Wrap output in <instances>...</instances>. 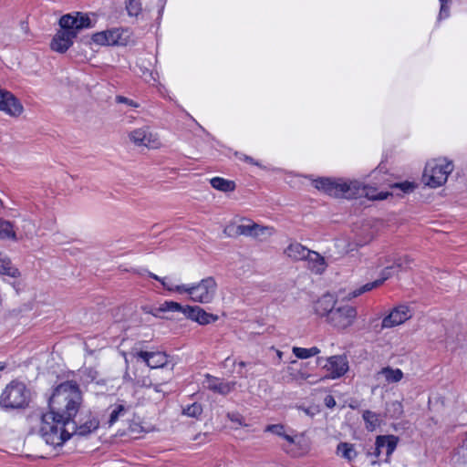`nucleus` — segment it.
Returning <instances> with one entry per match:
<instances>
[{
	"mask_svg": "<svg viewBox=\"0 0 467 467\" xmlns=\"http://www.w3.org/2000/svg\"><path fill=\"white\" fill-rule=\"evenodd\" d=\"M82 402L77 382L59 384L48 400L49 411L36 410L27 417L30 433L36 434L49 446H62L71 437L69 426Z\"/></svg>",
	"mask_w": 467,
	"mask_h": 467,
	"instance_id": "obj_1",
	"label": "nucleus"
},
{
	"mask_svg": "<svg viewBox=\"0 0 467 467\" xmlns=\"http://www.w3.org/2000/svg\"><path fill=\"white\" fill-rule=\"evenodd\" d=\"M315 188L337 198H361L369 200H385L387 192H378L375 187L363 184L358 181H345L343 179L319 178L313 182Z\"/></svg>",
	"mask_w": 467,
	"mask_h": 467,
	"instance_id": "obj_2",
	"label": "nucleus"
},
{
	"mask_svg": "<svg viewBox=\"0 0 467 467\" xmlns=\"http://www.w3.org/2000/svg\"><path fill=\"white\" fill-rule=\"evenodd\" d=\"M59 26L61 29L57 32L50 44L51 49L58 53H65L73 45V40L80 30L93 26L89 16L78 12L62 16Z\"/></svg>",
	"mask_w": 467,
	"mask_h": 467,
	"instance_id": "obj_3",
	"label": "nucleus"
},
{
	"mask_svg": "<svg viewBox=\"0 0 467 467\" xmlns=\"http://www.w3.org/2000/svg\"><path fill=\"white\" fill-rule=\"evenodd\" d=\"M150 277L159 281L162 286L170 292L187 294L190 299L200 304H210L215 297L217 283L212 276L205 277L200 282L192 285H172L166 281V277H160L157 275L147 271Z\"/></svg>",
	"mask_w": 467,
	"mask_h": 467,
	"instance_id": "obj_4",
	"label": "nucleus"
},
{
	"mask_svg": "<svg viewBox=\"0 0 467 467\" xmlns=\"http://www.w3.org/2000/svg\"><path fill=\"white\" fill-rule=\"evenodd\" d=\"M453 164L446 159H435L428 161L422 174V182L431 188L443 185L453 171Z\"/></svg>",
	"mask_w": 467,
	"mask_h": 467,
	"instance_id": "obj_5",
	"label": "nucleus"
},
{
	"mask_svg": "<svg viewBox=\"0 0 467 467\" xmlns=\"http://www.w3.org/2000/svg\"><path fill=\"white\" fill-rule=\"evenodd\" d=\"M30 392L26 386L17 380L6 385L0 396V406L4 409H21L28 404Z\"/></svg>",
	"mask_w": 467,
	"mask_h": 467,
	"instance_id": "obj_6",
	"label": "nucleus"
},
{
	"mask_svg": "<svg viewBox=\"0 0 467 467\" xmlns=\"http://www.w3.org/2000/svg\"><path fill=\"white\" fill-rule=\"evenodd\" d=\"M412 311L408 306L400 305L395 306L389 315L385 316L381 322H378V319H374L371 323H376L373 326V329L377 333H381L384 329L392 328L402 325L407 320L411 318Z\"/></svg>",
	"mask_w": 467,
	"mask_h": 467,
	"instance_id": "obj_7",
	"label": "nucleus"
},
{
	"mask_svg": "<svg viewBox=\"0 0 467 467\" xmlns=\"http://www.w3.org/2000/svg\"><path fill=\"white\" fill-rule=\"evenodd\" d=\"M92 41L99 46H125L128 43V30L112 28L95 33Z\"/></svg>",
	"mask_w": 467,
	"mask_h": 467,
	"instance_id": "obj_8",
	"label": "nucleus"
},
{
	"mask_svg": "<svg viewBox=\"0 0 467 467\" xmlns=\"http://www.w3.org/2000/svg\"><path fill=\"white\" fill-rule=\"evenodd\" d=\"M357 317L356 307L346 305L335 308L330 314L328 322L337 329H346L352 326Z\"/></svg>",
	"mask_w": 467,
	"mask_h": 467,
	"instance_id": "obj_9",
	"label": "nucleus"
},
{
	"mask_svg": "<svg viewBox=\"0 0 467 467\" xmlns=\"http://www.w3.org/2000/svg\"><path fill=\"white\" fill-rule=\"evenodd\" d=\"M130 140L136 146L148 148H159L161 145L157 134L151 132L149 127H141L129 132Z\"/></svg>",
	"mask_w": 467,
	"mask_h": 467,
	"instance_id": "obj_10",
	"label": "nucleus"
},
{
	"mask_svg": "<svg viewBox=\"0 0 467 467\" xmlns=\"http://www.w3.org/2000/svg\"><path fill=\"white\" fill-rule=\"evenodd\" d=\"M323 368L328 372V379H337L344 376L348 370V361L346 356L335 355L327 358Z\"/></svg>",
	"mask_w": 467,
	"mask_h": 467,
	"instance_id": "obj_11",
	"label": "nucleus"
},
{
	"mask_svg": "<svg viewBox=\"0 0 467 467\" xmlns=\"http://www.w3.org/2000/svg\"><path fill=\"white\" fill-rule=\"evenodd\" d=\"M23 110V105L13 93L0 89V111L12 117H17L22 114Z\"/></svg>",
	"mask_w": 467,
	"mask_h": 467,
	"instance_id": "obj_12",
	"label": "nucleus"
},
{
	"mask_svg": "<svg viewBox=\"0 0 467 467\" xmlns=\"http://www.w3.org/2000/svg\"><path fill=\"white\" fill-rule=\"evenodd\" d=\"M202 384L207 389L214 393L226 396L234 390L237 383L236 381H228L223 379H219L210 374H206Z\"/></svg>",
	"mask_w": 467,
	"mask_h": 467,
	"instance_id": "obj_13",
	"label": "nucleus"
},
{
	"mask_svg": "<svg viewBox=\"0 0 467 467\" xmlns=\"http://www.w3.org/2000/svg\"><path fill=\"white\" fill-rule=\"evenodd\" d=\"M394 269H396V268L392 263L390 265H387L382 270V272L380 274L381 277L379 279L375 280L374 282L367 283V284L363 285L362 286H360L359 288L353 290L352 292L349 293L348 298L350 299V298L358 297V296L362 295L363 293L368 292V291L372 290L373 288L379 286L380 285L383 284V282L385 280L389 279V277H391L393 275Z\"/></svg>",
	"mask_w": 467,
	"mask_h": 467,
	"instance_id": "obj_14",
	"label": "nucleus"
},
{
	"mask_svg": "<svg viewBox=\"0 0 467 467\" xmlns=\"http://www.w3.org/2000/svg\"><path fill=\"white\" fill-rule=\"evenodd\" d=\"M136 358H140L150 368H163L168 364V356L164 352L156 351H138L134 355Z\"/></svg>",
	"mask_w": 467,
	"mask_h": 467,
	"instance_id": "obj_15",
	"label": "nucleus"
},
{
	"mask_svg": "<svg viewBox=\"0 0 467 467\" xmlns=\"http://www.w3.org/2000/svg\"><path fill=\"white\" fill-rule=\"evenodd\" d=\"M373 237V234L368 233L364 239L357 237L355 242H350L348 238H337L335 240L334 244L337 253L348 254V252L354 251L357 247L363 246L369 243Z\"/></svg>",
	"mask_w": 467,
	"mask_h": 467,
	"instance_id": "obj_16",
	"label": "nucleus"
},
{
	"mask_svg": "<svg viewBox=\"0 0 467 467\" xmlns=\"http://www.w3.org/2000/svg\"><path fill=\"white\" fill-rule=\"evenodd\" d=\"M99 426V421L96 417L89 416L88 419L77 426L75 422L73 421V419L71 420V424L69 427H71L70 432L75 433L79 436H87L96 431Z\"/></svg>",
	"mask_w": 467,
	"mask_h": 467,
	"instance_id": "obj_17",
	"label": "nucleus"
},
{
	"mask_svg": "<svg viewBox=\"0 0 467 467\" xmlns=\"http://www.w3.org/2000/svg\"><path fill=\"white\" fill-rule=\"evenodd\" d=\"M335 299L331 295H324L315 304V312L321 317L327 316L330 319V314L335 310Z\"/></svg>",
	"mask_w": 467,
	"mask_h": 467,
	"instance_id": "obj_18",
	"label": "nucleus"
},
{
	"mask_svg": "<svg viewBox=\"0 0 467 467\" xmlns=\"http://www.w3.org/2000/svg\"><path fill=\"white\" fill-rule=\"evenodd\" d=\"M311 250H308L301 244L295 242L290 244L285 249V254L294 261L306 260Z\"/></svg>",
	"mask_w": 467,
	"mask_h": 467,
	"instance_id": "obj_19",
	"label": "nucleus"
},
{
	"mask_svg": "<svg viewBox=\"0 0 467 467\" xmlns=\"http://www.w3.org/2000/svg\"><path fill=\"white\" fill-rule=\"evenodd\" d=\"M398 439L393 435L378 436L376 440V449L379 453L385 450L386 454L389 456L397 447Z\"/></svg>",
	"mask_w": 467,
	"mask_h": 467,
	"instance_id": "obj_20",
	"label": "nucleus"
},
{
	"mask_svg": "<svg viewBox=\"0 0 467 467\" xmlns=\"http://www.w3.org/2000/svg\"><path fill=\"white\" fill-rule=\"evenodd\" d=\"M306 261H307V267L317 275L322 274L327 267L325 258L314 251H310Z\"/></svg>",
	"mask_w": 467,
	"mask_h": 467,
	"instance_id": "obj_21",
	"label": "nucleus"
},
{
	"mask_svg": "<svg viewBox=\"0 0 467 467\" xmlns=\"http://www.w3.org/2000/svg\"><path fill=\"white\" fill-rule=\"evenodd\" d=\"M378 377H384L386 382L396 383L402 379L403 372L400 368H392L391 367H385L381 368L378 373Z\"/></svg>",
	"mask_w": 467,
	"mask_h": 467,
	"instance_id": "obj_22",
	"label": "nucleus"
},
{
	"mask_svg": "<svg viewBox=\"0 0 467 467\" xmlns=\"http://www.w3.org/2000/svg\"><path fill=\"white\" fill-rule=\"evenodd\" d=\"M337 454L349 462L358 456L354 444L348 442H339L337 447Z\"/></svg>",
	"mask_w": 467,
	"mask_h": 467,
	"instance_id": "obj_23",
	"label": "nucleus"
},
{
	"mask_svg": "<svg viewBox=\"0 0 467 467\" xmlns=\"http://www.w3.org/2000/svg\"><path fill=\"white\" fill-rule=\"evenodd\" d=\"M392 263L396 269H399L400 271H405L409 268H410V265L412 263V259L408 256H400L398 258H390V257H384V262H380V265H383L384 264Z\"/></svg>",
	"mask_w": 467,
	"mask_h": 467,
	"instance_id": "obj_24",
	"label": "nucleus"
},
{
	"mask_svg": "<svg viewBox=\"0 0 467 467\" xmlns=\"http://www.w3.org/2000/svg\"><path fill=\"white\" fill-rule=\"evenodd\" d=\"M362 417L366 424V429L369 431H375L380 425L381 420L379 415L371 410H365Z\"/></svg>",
	"mask_w": 467,
	"mask_h": 467,
	"instance_id": "obj_25",
	"label": "nucleus"
},
{
	"mask_svg": "<svg viewBox=\"0 0 467 467\" xmlns=\"http://www.w3.org/2000/svg\"><path fill=\"white\" fill-rule=\"evenodd\" d=\"M210 182L214 189L224 192H232L235 188V184L234 182L225 180L221 177H213V179H211Z\"/></svg>",
	"mask_w": 467,
	"mask_h": 467,
	"instance_id": "obj_26",
	"label": "nucleus"
},
{
	"mask_svg": "<svg viewBox=\"0 0 467 467\" xmlns=\"http://www.w3.org/2000/svg\"><path fill=\"white\" fill-rule=\"evenodd\" d=\"M0 238L16 240V234L12 223L0 219Z\"/></svg>",
	"mask_w": 467,
	"mask_h": 467,
	"instance_id": "obj_27",
	"label": "nucleus"
},
{
	"mask_svg": "<svg viewBox=\"0 0 467 467\" xmlns=\"http://www.w3.org/2000/svg\"><path fill=\"white\" fill-rule=\"evenodd\" d=\"M0 274L12 277H16L20 275L18 269L12 265L9 259L0 260Z\"/></svg>",
	"mask_w": 467,
	"mask_h": 467,
	"instance_id": "obj_28",
	"label": "nucleus"
},
{
	"mask_svg": "<svg viewBox=\"0 0 467 467\" xmlns=\"http://www.w3.org/2000/svg\"><path fill=\"white\" fill-rule=\"evenodd\" d=\"M199 316L196 318V322L200 325H208L218 320V317L213 314L207 313L204 309L199 306Z\"/></svg>",
	"mask_w": 467,
	"mask_h": 467,
	"instance_id": "obj_29",
	"label": "nucleus"
},
{
	"mask_svg": "<svg viewBox=\"0 0 467 467\" xmlns=\"http://www.w3.org/2000/svg\"><path fill=\"white\" fill-rule=\"evenodd\" d=\"M127 411V408L122 405V404H118V405H115L112 410H111V412L109 414V425L111 426L113 425L119 419L120 416H123L125 414V412Z\"/></svg>",
	"mask_w": 467,
	"mask_h": 467,
	"instance_id": "obj_30",
	"label": "nucleus"
},
{
	"mask_svg": "<svg viewBox=\"0 0 467 467\" xmlns=\"http://www.w3.org/2000/svg\"><path fill=\"white\" fill-rule=\"evenodd\" d=\"M387 411L393 419H399L403 413V406L400 401L395 400L388 404Z\"/></svg>",
	"mask_w": 467,
	"mask_h": 467,
	"instance_id": "obj_31",
	"label": "nucleus"
},
{
	"mask_svg": "<svg viewBox=\"0 0 467 467\" xmlns=\"http://www.w3.org/2000/svg\"><path fill=\"white\" fill-rule=\"evenodd\" d=\"M256 229H259V224L255 223H242L237 226L236 233L241 235L252 236Z\"/></svg>",
	"mask_w": 467,
	"mask_h": 467,
	"instance_id": "obj_32",
	"label": "nucleus"
},
{
	"mask_svg": "<svg viewBox=\"0 0 467 467\" xmlns=\"http://www.w3.org/2000/svg\"><path fill=\"white\" fill-rule=\"evenodd\" d=\"M126 9L130 16H138L141 10V3L140 0H126Z\"/></svg>",
	"mask_w": 467,
	"mask_h": 467,
	"instance_id": "obj_33",
	"label": "nucleus"
},
{
	"mask_svg": "<svg viewBox=\"0 0 467 467\" xmlns=\"http://www.w3.org/2000/svg\"><path fill=\"white\" fill-rule=\"evenodd\" d=\"M202 412V407L200 403L194 402L186 406L182 410V413L188 417L197 418Z\"/></svg>",
	"mask_w": 467,
	"mask_h": 467,
	"instance_id": "obj_34",
	"label": "nucleus"
},
{
	"mask_svg": "<svg viewBox=\"0 0 467 467\" xmlns=\"http://www.w3.org/2000/svg\"><path fill=\"white\" fill-rule=\"evenodd\" d=\"M184 308H186V306L173 301H165L161 306V311L181 312L182 314L184 313Z\"/></svg>",
	"mask_w": 467,
	"mask_h": 467,
	"instance_id": "obj_35",
	"label": "nucleus"
},
{
	"mask_svg": "<svg viewBox=\"0 0 467 467\" xmlns=\"http://www.w3.org/2000/svg\"><path fill=\"white\" fill-rule=\"evenodd\" d=\"M274 234V229L268 226H262L259 224V229L254 230L251 237L260 238L271 236Z\"/></svg>",
	"mask_w": 467,
	"mask_h": 467,
	"instance_id": "obj_36",
	"label": "nucleus"
},
{
	"mask_svg": "<svg viewBox=\"0 0 467 467\" xmlns=\"http://www.w3.org/2000/svg\"><path fill=\"white\" fill-rule=\"evenodd\" d=\"M416 186H417L416 183L406 181V182H402L400 183H395L391 187L398 188V189L401 190L403 192L409 193V192H413L414 189L416 188Z\"/></svg>",
	"mask_w": 467,
	"mask_h": 467,
	"instance_id": "obj_37",
	"label": "nucleus"
},
{
	"mask_svg": "<svg viewBox=\"0 0 467 467\" xmlns=\"http://www.w3.org/2000/svg\"><path fill=\"white\" fill-rule=\"evenodd\" d=\"M292 352L297 358H300V359H306V358L312 357L309 348L294 347L292 349Z\"/></svg>",
	"mask_w": 467,
	"mask_h": 467,
	"instance_id": "obj_38",
	"label": "nucleus"
},
{
	"mask_svg": "<svg viewBox=\"0 0 467 467\" xmlns=\"http://www.w3.org/2000/svg\"><path fill=\"white\" fill-rule=\"evenodd\" d=\"M198 310H199V306H186V308H184L183 315L187 318L196 322V318L199 316Z\"/></svg>",
	"mask_w": 467,
	"mask_h": 467,
	"instance_id": "obj_39",
	"label": "nucleus"
},
{
	"mask_svg": "<svg viewBox=\"0 0 467 467\" xmlns=\"http://www.w3.org/2000/svg\"><path fill=\"white\" fill-rule=\"evenodd\" d=\"M439 1L441 3V8H440L439 16H438V20H441V19L449 17V16H450V8H449L448 3L451 0H439Z\"/></svg>",
	"mask_w": 467,
	"mask_h": 467,
	"instance_id": "obj_40",
	"label": "nucleus"
},
{
	"mask_svg": "<svg viewBox=\"0 0 467 467\" xmlns=\"http://www.w3.org/2000/svg\"><path fill=\"white\" fill-rule=\"evenodd\" d=\"M136 384L144 387V388H151L153 385V379L150 376H145V377H135Z\"/></svg>",
	"mask_w": 467,
	"mask_h": 467,
	"instance_id": "obj_41",
	"label": "nucleus"
},
{
	"mask_svg": "<svg viewBox=\"0 0 467 467\" xmlns=\"http://www.w3.org/2000/svg\"><path fill=\"white\" fill-rule=\"evenodd\" d=\"M266 431L274 433L278 436H283L285 433V428L281 424L268 425L265 429Z\"/></svg>",
	"mask_w": 467,
	"mask_h": 467,
	"instance_id": "obj_42",
	"label": "nucleus"
},
{
	"mask_svg": "<svg viewBox=\"0 0 467 467\" xmlns=\"http://www.w3.org/2000/svg\"><path fill=\"white\" fill-rule=\"evenodd\" d=\"M116 100H117V102L125 103L131 107H135V108L138 107V104L136 102H134L133 100H131L128 98L122 97V96H118L116 98Z\"/></svg>",
	"mask_w": 467,
	"mask_h": 467,
	"instance_id": "obj_43",
	"label": "nucleus"
},
{
	"mask_svg": "<svg viewBox=\"0 0 467 467\" xmlns=\"http://www.w3.org/2000/svg\"><path fill=\"white\" fill-rule=\"evenodd\" d=\"M25 229H27L26 234H32L34 232L35 225L31 221L25 220L24 221V226Z\"/></svg>",
	"mask_w": 467,
	"mask_h": 467,
	"instance_id": "obj_44",
	"label": "nucleus"
},
{
	"mask_svg": "<svg viewBox=\"0 0 467 467\" xmlns=\"http://www.w3.org/2000/svg\"><path fill=\"white\" fill-rule=\"evenodd\" d=\"M325 404L328 408H334L336 406V400L333 396L327 395L325 398Z\"/></svg>",
	"mask_w": 467,
	"mask_h": 467,
	"instance_id": "obj_45",
	"label": "nucleus"
},
{
	"mask_svg": "<svg viewBox=\"0 0 467 467\" xmlns=\"http://www.w3.org/2000/svg\"><path fill=\"white\" fill-rule=\"evenodd\" d=\"M240 160H244V161L249 162L251 164H254V165H256V166H260V164L257 161H255L252 157L244 155V154H243L240 157Z\"/></svg>",
	"mask_w": 467,
	"mask_h": 467,
	"instance_id": "obj_46",
	"label": "nucleus"
},
{
	"mask_svg": "<svg viewBox=\"0 0 467 467\" xmlns=\"http://www.w3.org/2000/svg\"><path fill=\"white\" fill-rule=\"evenodd\" d=\"M162 383L153 382V385L151 386L156 392H162L161 389Z\"/></svg>",
	"mask_w": 467,
	"mask_h": 467,
	"instance_id": "obj_47",
	"label": "nucleus"
},
{
	"mask_svg": "<svg viewBox=\"0 0 467 467\" xmlns=\"http://www.w3.org/2000/svg\"><path fill=\"white\" fill-rule=\"evenodd\" d=\"M312 357L318 355L320 353V349L317 347L309 348Z\"/></svg>",
	"mask_w": 467,
	"mask_h": 467,
	"instance_id": "obj_48",
	"label": "nucleus"
},
{
	"mask_svg": "<svg viewBox=\"0 0 467 467\" xmlns=\"http://www.w3.org/2000/svg\"><path fill=\"white\" fill-rule=\"evenodd\" d=\"M282 437H284V439L285 441H287L289 443H294L295 442L294 438L292 436H290V435H287V434L284 433V435Z\"/></svg>",
	"mask_w": 467,
	"mask_h": 467,
	"instance_id": "obj_49",
	"label": "nucleus"
},
{
	"mask_svg": "<svg viewBox=\"0 0 467 467\" xmlns=\"http://www.w3.org/2000/svg\"><path fill=\"white\" fill-rule=\"evenodd\" d=\"M93 374H97V372L92 369H88V375L92 378V380L95 379V376Z\"/></svg>",
	"mask_w": 467,
	"mask_h": 467,
	"instance_id": "obj_50",
	"label": "nucleus"
},
{
	"mask_svg": "<svg viewBox=\"0 0 467 467\" xmlns=\"http://www.w3.org/2000/svg\"><path fill=\"white\" fill-rule=\"evenodd\" d=\"M96 384H97L98 386L105 385V384H106V380H105V379L99 380V381H97V382H96Z\"/></svg>",
	"mask_w": 467,
	"mask_h": 467,
	"instance_id": "obj_51",
	"label": "nucleus"
},
{
	"mask_svg": "<svg viewBox=\"0 0 467 467\" xmlns=\"http://www.w3.org/2000/svg\"><path fill=\"white\" fill-rule=\"evenodd\" d=\"M150 79L153 80V82H156V78L154 77L152 72L150 73Z\"/></svg>",
	"mask_w": 467,
	"mask_h": 467,
	"instance_id": "obj_52",
	"label": "nucleus"
},
{
	"mask_svg": "<svg viewBox=\"0 0 467 467\" xmlns=\"http://www.w3.org/2000/svg\"><path fill=\"white\" fill-rule=\"evenodd\" d=\"M238 365H239L240 367L244 368V367H245V365H246V364H245V362L241 361V362H239V363H238Z\"/></svg>",
	"mask_w": 467,
	"mask_h": 467,
	"instance_id": "obj_53",
	"label": "nucleus"
},
{
	"mask_svg": "<svg viewBox=\"0 0 467 467\" xmlns=\"http://www.w3.org/2000/svg\"><path fill=\"white\" fill-rule=\"evenodd\" d=\"M309 377H310V375H305V374L302 376V378H303L304 379H307Z\"/></svg>",
	"mask_w": 467,
	"mask_h": 467,
	"instance_id": "obj_54",
	"label": "nucleus"
},
{
	"mask_svg": "<svg viewBox=\"0 0 467 467\" xmlns=\"http://www.w3.org/2000/svg\"><path fill=\"white\" fill-rule=\"evenodd\" d=\"M124 379H130V375H129L128 373H126V374H125Z\"/></svg>",
	"mask_w": 467,
	"mask_h": 467,
	"instance_id": "obj_55",
	"label": "nucleus"
},
{
	"mask_svg": "<svg viewBox=\"0 0 467 467\" xmlns=\"http://www.w3.org/2000/svg\"><path fill=\"white\" fill-rule=\"evenodd\" d=\"M231 420H232L233 421H237L236 418H234V417H231Z\"/></svg>",
	"mask_w": 467,
	"mask_h": 467,
	"instance_id": "obj_56",
	"label": "nucleus"
},
{
	"mask_svg": "<svg viewBox=\"0 0 467 467\" xmlns=\"http://www.w3.org/2000/svg\"><path fill=\"white\" fill-rule=\"evenodd\" d=\"M305 410V412H306V414H308V413H309V410H306H306Z\"/></svg>",
	"mask_w": 467,
	"mask_h": 467,
	"instance_id": "obj_57",
	"label": "nucleus"
},
{
	"mask_svg": "<svg viewBox=\"0 0 467 467\" xmlns=\"http://www.w3.org/2000/svg\"><path fill=\"white\" fill-rule=\"evenodd\" d=\"M159 1H160L161 3H162V4L166 2V0H159Z\"/></svg>",
	"mask_w": 467,
	"mask_h": 467,
	"instance_id": "obj_58",
	"label": "nucleus"
},
{
	"mask_svg": "<svg viewBox=\"0 0 467 467\" xmlns=\"http://www.w3.org/2000/svg\"><path fill=\"white\" fill-rule=\"evenodd\" d=\"M278 357H281L282 353L280 351L277 352Z\"/></svg>",
	"mask_w": 467,
	"mask_h": 467,
	"instance_id": "obj_59",
	"label": "nucleus"
},
{
	"mask_svg": "<svg viewBox=\"0 0 467 467\" xmlns=\"http://www.w3.org/2000/svg\"><path fill=\"white\" fill-rule=\"evenodd\" d=\"M4 368V366L0 364V370Z\"/></svg>",
	"mask_w": 467,
	"mask_h": 467,
	"instance_id": "obj_60",
	"label": "nucleus"
}]
</instances>
